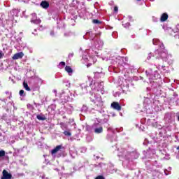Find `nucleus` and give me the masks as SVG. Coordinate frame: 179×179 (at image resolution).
I'll return each instance as SVG.
<instances>
[{"mask_svg":"<svg viewBox=\"0 0 179 179\" xmlns=\"http://www.w3.org/2000/svg\"><path fill=\"white\" fill-rule=\"evenodd\" d=\"M152 43L154 45H159V48L155 51L153 54V57H155V64L156 65L160 66L159 64H162L163 62V59L165 58H167V50L164 48V45L160 42V41L157 38H154L152 40Z\"/></svg>","mask_w":179,"mask_h":179,"instance_id":"1","label":"nucleus"},{"mask_svg":"<svg viewBox=\"0 0 179 179\" xmlns=\"http://www.w3.org/2000/svg\"><path fill=\"white\" fill-rule=\"evenodd\" d=\"M147 76L149 77V79H159L160 75L157 73V71H154L152 69H148L145 71Z\"/></svg>","mask_w":179,"mask_h":179,"instance_id":"2","label":"nucleus"},{"mask_svg":"<svg viewBox=\"0 0 179 179\" xmlns=\"http://www.w3.org/2000/svg\"><path fill=\"white\" fill-rule=\"evenodd\" d=\"M91 89L92 90H95V92H103V83L96 82L94 84L91 83Z\"/></svg>","mask_w":179,"mask_h":179,"instance_id":"3","label":"nucleus"},{"mask_svg":"<svg viewBox=\"0 0 179 179\" xmlns=\"http://www.w3.org/2000/svg\"><path fill=\"white\" fill-rule=\"evenodd\" d=\"M92 86V83L90 81H86L85 83H83L81 85V89H82V92L81 94H86V93L89 92V89H90V87Z\"/></svg>","mask_w":179,"mask_h":179,"instance_id":"4","label":"nucleus"},{"mask_svg":"<svg viewBox=\"0 0 179 179\" xmlns=\"http://www.w3.org/2000/svg\"><path fill=\"white\" fill-rule=\"evenodd\" d=\"M134 152H128L125 150H122L120 154H118L119 157H124V159H129V156H133Z\"/></svg>","mask_w":179,"mask_h":179,"instance_id":"5","label":"nucleus"},{"mask_svg":"<svg viewBox=\"0 0 179 179\" xmlns=\"http://www.w3.org/2000/svg\"><path fill=\"white\" fill-rule=\"evenodd\" d=\"M91 100L93 102H98V103H103V101H101V96H100V95L96 94H92V96H91Z\"/></svg>","mask_w":179,"mask_h":179,"instance_id":"6","label":"nucleus"},{"mask_svg":"<svg viewBox=\"0 0 179 179\" xmlns=\"http://www.w3.org/2000/svg\"><path fill=\"white\" fill-rule=\"evenodd\" d=\"M104 43L100 38H97L95 41L94 47L97 48V50H101L103 48Z\"/></svg>","mask_w":179,"mask_h":179,"instance_id":"7","label":"nucleus"},{"mask_svg":"<svg viewBox=\"0 0 179 179\" xmlns=\"http://www.w3.org/2000/svg\"><path fill=\"white\" fill-rule=\"evenodd\" d=\"M101 34V33L99 34H94L93 31H89L87 32L86 36H87L90 38V40H94L96 38V36H100Z\"/></svg>","mask_w":179,"mask_h":179,"instance_id":"8","label":"nucleus"},{"mask_svg":"<svg viewBox=\"0 0 179 179\" xmlns=\"http://www.w3.org/2000/svg\"><path fill=\"white\" fill-rule=\"evenodd\" d=\"M1 179H12V174L8 173L6 170H3L2 172V177Z\"/></svg>","mask_w":179,"mask_h":179,"instance_id":"9","label":"nucleus"},{"mask_svg":"<svg viewBox=\"0 0 179 179\" xmlns=\"http://www.w3.org/2000/svg\"><path fill=\"white\" fill-rule=\"evenodd\" d=\"M144 155L145 153V157H150V155H155L156 153V150H155V149H150L149 148V150L144 151Z\"/></svg>","mask_w":179,"mask_h":179,"instance_id":"10","label":"nucleus"},{"mask_svg":"<svg viewBox=\"0 0 179 179\" xmlns=\"http://www.w3.org/2000/svg\"><path fill=\"white\" fill-rule=\"evenodd\" d=\"M19 10L13 9L9 13L8 15L10 17H15V16H17L19 15Z\"/></svg>","mask_w":179,"mask_h":179,"instance_id":"11","label":"nucleus"},{"mask_svg":"<svg viewBox=\"0 0 179 179\" xmlns=\"http://www.w3.org/2000/svg\"><path fill=\"white\" fill-rule=\"evenodd\" d=\"M111 107H113L114 110H117V111H120L121 110V106H120V103H118V102L112 103Z\"/></svg>","mask_w":179,"mask_h":179,"instance_id":"12","label":"nucleus"},{"mask_svg":"<svg viewBox=\"0 0 179 179\" xmlns=\"http://www.w3.org/2000/svg\"><path fill=\"white\" fill-rule=\"evenodd\" d=\"M23 55H24L23 54V52H18V53H16L13 55V59H20L22 58H23Z\"/></svg>","mask_w":179,"mask_h":179,"instance_id":"13","label":"nucleus"},{"mask_svg":"<svg viewBox=\"0 0 179 179\" xmlns=\"http://www.w3.org/2000/svg\"><path fill=\"white\" fill-rule=\"evenodd\" d=\"M62 148V145L56 146V148L52 150L51 151L52 155H55V153H58V152H59L60 149Z\"/></svg>","mask_w":179,"mask_h":179,"instance_id":"14","label":"nucleus"},{"mask_svg":"<svg viewBox=\"0 0 179 179\" xmlns=\"http://www.w3.org/2000/svg\"><path fill=\"white\" fill-rule=\"evenodd\" d=\"M41 6L44 9H47L50 6V3L48 1H42L41 3Z\"/></svg>","mask_w":179,"mask_h":179,"instance_id":"15","label":"nucleus"},{"mask_svg":"<svg viewBox=\"0 0 179 179\" xmlns=\"http://www.w3.org/2000/svg\"><path fill=\"white\" fill-rule=\"evenodd\" d=\"M167 19H169V15H167L166 13H164L161 16L160 20H161V22H166L167 20Z\"/></svg>","mask_w":179,"mask_h":179,"instance_id":"16","label":"nucleus"},{"mask_svg":"<svg viewBox=\"0 0 179 179\" xmlns=\"http://www.w3.org/2000/svg\"><path fill=\"white\" fill-rule=\"evenodd\" d=\"M65 71L69 73V75H70V76L71 75H72V72H73V71L72 70V68H71V66H66L65 67Z\"/></svg>","mask_w":179,"mask_h":179,"instance_id":"17","label":"nucleus"},{"mask_svg":"<svg viewBox=\"0 0 179 179\" xmlns=\"http://www.w3.org/2000/svg\"><path fill=\"white\" fill-rule=\"evenodd\" d=\"M31 22L34 23V24H40V23H41V19H37V18H35V20L31 19Z\"/></svg>","mask_w":179,"mask_h":179,"instance_id":"18","label":"nucleus"},{"mask_svg":"<svg viewBox=\"0 0 179 179\" xmlns=\"http://www.w3.org/2000/svg\"><path fill=\"white\" fill-rule=\"evenodd\" d=\"M94 132H95V134H101V132H103V127H99L95 128L94 129Z\"/></svg>","mask_w":179,"mask_h":179,"instance_id":"19","label":"nucleus"},{"mask_svg":"<svg viewBox=\"0 0 179 179\" xmlns=\"http://www.w3.org/2000/svg\"><path fill=\"white\" fill-rule=\"evenodd\" d=\"M36 118H37L38 120H39V121H45V117H44V116H43V115H38L36 116Z\"/></svg>","mask_w":179,"mask_h":179,"instance_id":"20","label":"nucleus"},{"mask_svg":"<svg viewBox=\"0 0 179 179\" xmlns=\"http://www.w3.org/2000/svg\"><path fill=\"white\" fill-rule=\"evenodd\" d=\"M23 86H24V88L25 89V90H27V92H30V87H29V85H27V83H23Z\"/></svg>","mask_w":179,"mask_h":179,"instance_id":"21","label":"nucleus"},{"mask_svg":"<svg viewBox=\"0 0 179 179\" xmlns=\"http://www.w3.org/2000/svg\"><path fill=\"white\" fill-rule=\"evenodd\" d=\"M64 135H65V136H71V135H72V134H71V132L69 131H64Z\"/></svg>","mask_w":179,"mask_h":179,"instance_id":"22","label":"nucleus"},{"mask_svg":"<svg viewBox=\"0 0 179 179\" xmlns=\"http://www.w3.org/2000/svg\"><path fill=\"white\" fill-rule=\"evenodd\" d=\"M92 22H93L94 24H101V22L99 21V20H92Z\"/></svg>","mask_w":179,"mask_h":179,"instance_id":"23","label":"nucleus"},{"mask_svg":"<svg viewBox=\"0 0 179 179\" xmlns=\"http://www.w3.org/2000/svg\"><path fill=\"white\" fill-rule=\"evenodd\" d=\"M3 157H5V150H0V159Z\"/></svg>","mask_w":179,"mask_h":179,"instance_id":"24","label":"nucleus"},{"mask_svg":"<svg viewBox=\"0 0 179 179\" xmlns=\"http://www.w3.org/2000/svg\"><path fill=\"white\" fill-rule=\"evenodd\" d=\"M32 18L31 19H37V14L36 13H33L31 14Z\"/></svg>","mask_w":179,"mask_h":179,"instance_id":"25","label":"nucleus"},{"mask_svg":"<svg viewBox=\"0 0 179 179\" xmlns=\"http://www.w3.org/2000/svg\"><path fill=\"white\" fill-rule=\"evenodd\" d=\"M59 66H65V62H61L59 64Z\"/></svg>","mask_w":179,"mask_h":179,"instance_id":"26","label":"nucleus"},{"mask_svg":"<svg viewBox=\"0 0 179 179\" xmlns=\"http://www.w3.org/2000/svg\"><path fill=\"white\" fill-rule=\"evenodd\" d=\"M129 22H127L126 24H123L124 27H129Z\"/></svg>","mask_w":179,"mask_h":179,"instance_id":"27","label":"nucleus"},{"mask_svg":"<svg viewBox=\"0 0 179 179\" xmlns=\"http://www.w3.org/2000/svg\"><path fill=\"white\" fill-rule=\"evenodd\" d=\"M23 94H24V91L23 90H21L20 91V96H23Z\"/></svg>","mask_w":179,"mask_h":179,"instance_id":"28","label":"nucleus"},{"mask_svg":"<svg viewBox=\"0 0 179 179\" xmlns=\"http://www.w3.org/2000/svg\"><path fill=\"white\" fill-rule=\"evenodd\" d=\"M165 176H169L170 174V172L168 170H164Z\"/></svg>","mask_w":179,"mask_h":179,"instance_id":"29","label":"nucleus"},{"mask_svg":"<svg viewBox=\"0 0 179 179\" xmlns=\"http://www.w3.org/2000/svg\"><path fill=\"white\" fill-rule=\"evenodd\" d=\"M2 57H3V52H2V50H0V59L1 58H2Z\"/></svg>","mask_w":179,"mask_h":179,"instance_id":"30","label":"nucleus"},{"mask_svg":"<svg viewBox=\"0 0 179 179\" xmlns=\"http://www.w3.org/2000/svg\"><path fill=\"white\" fill-rule=\"evenodd\" d=\"M1 120H6V114L2 115Z\"/></svg>","mask_w":179,"mask_h":179,"instance_id":"31","label":"nucleus"},{"mask_svg":"<svg viewBox=\"0 0 179 179\" xmlns=\"http://www.w3.org/2000/svg\"><path fill=\"white\" fill-rule=\"evenodd\" d=\"M150 58H152V53H150V54L148 55L147 59L149 60V59H150Z\"/></svg>","mask_w":179,"mask_h":179,"instance_id":"32","label":"nucleus"},{"mask_svg":"<svg viewBox=\"0 0 179 179\" xmlns=\"http://www.w3.org/2000/svg\"><path fill=\"white\" fill-rule=\"evenodd\" d=\"M114 11H115V12H118V7L115 6V7H114Z\"/></svg>","mask_w":179,"mask_h":179,"instance_id":"33","label":"nucleus"},{"mask_svg":"<svg viewBox=\"0 0 179 179\" xmlns=\"http://www.w3.org/2000/svg\"><path fill=\"white\" fill-rule=\"evenodd\" d=\"M15 1H18V2H26V0H15Z\"/></svg>","mask_w":179,"mask_h":179,"instance_id":"34","label":"nucleus"},{"mask_svg":"<svg viewBox=\"0 0 179 179\" xmlns=\"http://www.w3.org/2000/svg\"><path fill=\"white\" fill-rule=\"evenodd\" d=\"M69 57L70 58L72 57H73V53L69 54Z\"/></svg>","mask_w":179,"mask_h":179,"instance_id":"35","label":"nucleus"},{"mask_svg":"<svg viewBox=\"0 0 179 179\" xmlns=\"http://www.w3.org/2000/svg\"><path fill=\"white\" fill-rule=\"evenodd\" d=\"M50 36H54V31H50Z\"/></svg>","mask_w":179,"mask_h":179,"instance_id":"36","label":"nucleus"},{"mask_svg":"<svg viewBox=\"0 0 179 179\" xmlns=\"http://www.w3.org/2000/svg\"><path fill=\"white\" fill-rule=\"evenodd\" d=\"M92 66V64H87V68H89V66Z\"/></svg>","mask_w":179,"mask_h":179,"instance_id":"37","label":"nucleus"},{"mask_svg":"<svg viewBox=\"0 0 179 179\" xmlns=\"http://www.w3.org/2000/svg\"><path fill=\"white\" fill-rule=\"evenodd\" d=\"M53 93H55V94H57V90H53Z\"/></svg>","mask_w":179,"mask_h":179,"instance_id":"38","label":"nucleus"},{"mask_svg":"<svg viewBox=\"0 0 179 179\" xmlns=\"http://www.w3.org/2000/svg\"><path fill=\"white\" fill-rule=\"evenodd\" d=\"M64 36H69V34H68V35L67 34H64Z\"/></svg>","mask_w":179,"mask_h":179,"instance_id":"39","label":"nucleus"},{"mask_svg":"<svg viewBox=\"0 0 179 179\" xmlns=\"http://www.w3.org/2000/svg\"><path fill=\"white\" fill-rule=\"evenodd\" d=\"M95 75H99V72H96V73H95Z\"/></svg>","mask_w":179,"mask_h":179,"instance_id":"40","label":"nucleus"},{"mask_svg":"<svg viewBox=\"0 0 179 179\" xmlns=\"http://www.w3.org/2000/svg\"><path fill=\"white\" fill-rule=\"evenodd\" d=\"M177 150H179V146L177 147Z\"/></svg>","mask_w":179,"mask_h":179,"instance_id":"41","label":"nucleus"},{"mask_svg":"<svg viewBox=\"0 0 179 179\" xmlns=\"http://www.w3.org/2000/svg\"><path fill=\"white\" fill-rule=\"evenodd\" d=\"M157 174H158V176H160V173H157Z\"/></svg>","mask_w":179,"mask_h":179,"instance_id":"42","label":"nucleus"},{"mask_svg":"<svg viewBox=\"0 0 179 179\" xmlns=\"http://www.w3.org/2000/svg\"><path fill=\"white\" fill-rule=\"evenodd\" d=\"M129 17V19H131L132 17Z\"/></svg>","mask_w":179,"mask_h":179,"instance_id":"43","label":"nucleus"},{"mask_svg":"<svg viewBox=\"0 0 179 179\" xmlns=\"http://www.w3.org/2000/svg\"><path fill=\"white\" fill-rule=\"evenodd\" d=\"M90 59H92V57H90Z\"/></svg>","mask_w":179,"mask_h":179,"instance_id":"44","label":"nucleus"},{"mask_svg":"<svg viewBox=\"0 0 179 179\" xmlns=\"http://www.w3.org/2000/svg\"><path fill=\"white\" fill-rule=\"evenodd\" d=\"M143 145H146V143H143Z\"/></svg>","mask_w":179,"mask_h":179,"instance_id":"45","label":"nucleus"},{"mask_svg":"<svg viewBox=\"0 0 179 179\" xmlns=\"http://www.w3.org/2000/svg\"><path fill=\"white\" fill-rule=\"evenodd\" d=\"M94 62H96V60H95V61H94Z\"/></svg>","mask_w":179,"mask_h":179,"instance_id":"46","label":"nucleus"},{"mask_svg":"<svg viewBox=\"0 0 179 179\" xmlns=\"http://www.w3.org/2000/svg\"><path fill=\"white\" fill-rule=\"evenodd\" d=\"M27 1H29V0H26V2H27Z\"/></svg>","mask_w":179,"mask_h":179,"instance_id":"47","label":"nucleus"},{"mask_svg":"<svg viewBox=\"0 0 179 179\" xmlns=\"http://www.w3.org/2000/svg\"><path fill=\"white\" fill-rule=\"evenodd\" d=\"M137 1H141V0H137Z\"/></svg>","mask_w":179,"mask_h":179,"instance_id":"48","label":"nucleus"}]
</instances>
